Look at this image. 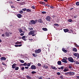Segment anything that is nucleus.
I'll list each match as a JSON object with an SVG mask.
<instances>
[{"label": "nucleus", "mask_w": 79, "mask_h": 79, "mask_svg": "<svg viewBox=\"0 0 79 79\" xmlns=\"http://www.w3.org/2000/svg\"><path fill=\"white\" fill-rule=\"evenodd\" d=\"M30 22H31V24H35L37 23V20H32L30 21Z\"/></svg>", "instance_id": "nucleus-1"}, {"label": "nucleus", "mask_w": 79, "mask_h": 79, "mask_svg": "<svg viewBox=\"0 0 79 79\" xmlns=\"http://www.w3.org/2000/svg\"><path fill=\"white\" fill-rule=\"evenodd\" d=\"M68 59L69 61H70V62H71V63H73V62H74V59H73L71 57H69Z\"/></svg>", "instance_id": "nucleus-2"}, {"label": "nucleus", "mask_w": 79, "mask_h": 79, "mask_svg": "<svg viewBox=\"0 0 79 79\" xmlns=\"http://www.w3.org/2000/svg\"><path fill=\"white\" fill-rule=\"evenodd\" d=\"M46 19L47 21L50 22V19H51V17L50 16H47L46 18Z\"/></svg>", "instance_id": "nucleus-3"}, {"label": "nucleus", "mask_w": 79, "mask_h": 79, "mask_svg": "<svg viewBox=\"0 0 79 79\" xmlns=\"http://www.w3.org/2000/svg\"><path fill=\"white\" fill-rule=\"evenodd\" d=\"M34 32H35V31L34 30L31 31L29 33L28 35H32V34H34Z\"/></svg>", "instance_id": "nucleus-4"}, {"label": "nucleus", "mask_w": 79, "mask_h": 79, "mask_svg": "<svg viewBox=\"0 0 79 79\" xmlns=\"http://www.w3.org/2000/svg\"><path fill=\"white\" fill-rule=\"evenodd\" d=\"M17 16L18 18H21L23 17V15H21L20 14H18L16 15Z\"/></svg>", "instance_id": "nucleus-5"}, {"label": "nucleus", "mask_w": 79, "mask_h": 79, "mask_svg": "<svg viewBox=\"0 0 79 79\" xmlns=\"http://www.w3.org/2000/svg\"><path fill=\"white\" fill-rule=\"evenodd\" d=\"M35 53H40V52H41V49H39L38 50H35Z\"/></svg>", "instance_id": "nucleus-6"}, {"label": "nucleus", "mask_w": 79, "mask_h": 79, "mask_svg": "<svg viewBox=\"0 0 79 79\" xmlns=\"http://www.w3.org/2000/svg\"><path fill=\"white\" fill-rule=\"evenodd\" d=\"M31 69H36V66L35 65H32L31 66Z\"/></svg>", "instance_id": "nucleus-7"}, {"label": "nucleus", "mask_w": 79, "mask_h": 79, "mask_svg": "<svg viewBox=\"0 0 79 79\" xmlns=\"http://www.w3.org/2000/svg\"><path fill=\"white\" fill-rule=\"evenodd\" d=\"M16 64H14L12 65V69H15V68L16 67Z\"/></svg>", "instance_id": "nucleus-8"}, {"label": "nucleus", "mask_w": 79, "mask_h": 79, "mask_svg": "<svg viewBox=\"0 0 79 79\" xmlns=\"http://www.w3.org/2000/svg\"><path fill=\"white\" fill-rule=\"evenodd\" d=\"M62 62L63 63H67V60H66L65 59H63L62 60Z\"/></svg>", "instance_id": "nucleus-9"}, {"label": "nucleus", "mask_w": 79, "mask_h": 79, "mask_svg": "<svg viewBox=\"0 0 79 79\" xmlns=\"http://www.w3.org/2000/svg\"><path fill=\"white\" fill-rule=\"evenodd\" d=\"M51 68L52 69H54V70H57V68H56L55 66H53V65H52Z\"/></svg>", "instance_id": "nucleus-10"}, {"label": "nucleus", "mask_w": 79, "mask_h": 79, "mask_svg": "<svg viewBox=\"0 0 79 79\" xmlns=\"http://www.w3.org/2000/svg\"><path fill=\"white\" fill-rule=\"evenodd\" d=\"M6 57H5L3 56L0 58L1 60H6Z\"/></svg>", "instance_id": "nucleus-11"}, {"label": "nucleus", "mask_w": 79, "mask_h": 79, "mask_svg": "<svg viewBox=\"0 0 79 79\" xmlns=\"http://www.w3.org/2000/svg\"><path fill=\"white\" fill-rule=\"evenodd\" d=\"M73 52H76L77 51V48H73Z\"/></svg>", "instance_id": "nucleus-12"}, {"label": "nucleus", "mask_w": 79, "mask_h": 79, "mask_svg": "<svg viewBox=\"0 0 79 79\" xmlns=\"http://www.w3.org/2000/svg\"><path fill=\"white\" fill-rule=\"evenodd\" d=\"M75 73H74V72H69V75L70 76H73V75H74Z\"/></svg>", "instance_id": "nucleus-13"}, {"label": "nucleus", "mask_w": 79, "mask_h": 79, "mask_svg": "<svg viewBox=\"0 0 79 79\" xmlns=\"http://www.w3.org/2000/svg\"><path fill=\"white\" fill-rule=\"evenodd\" d=\"M5 34L6 35V37H9L10 36V34L8 32H6Z\"/></svg>", "instance_id": "nucleus-14"}, {"label": "nucleus", "mask_w": 79, "mask_h": 79, "mask_svg": "<svg viewBox=\"0 0 79 79\" xmlns=\"http://www.w3.org/2000/svg\"><path fill=\"white\" fill-rule=\"evenodd\" d=\"M63 30L64 32H69V30L68 29H64Z\"/></svg>", "instance_id": "nucleus-15"}, {"label": "nucleus", "mask_w": 79, "mask_h": 79, "mask_svg": "<svg viewBox=\"0 0 79 79\" xmlns=\"http://www.w3.org/2000/svg\"><path fill=\"white\" fill-rule=\"evenodd\" d=\"M38 22L40 23H44V22L42 21V20L41 19H39L38 20Z\"/></svg>", "instance_id": "nucleus-16"}, {"label": "nucleus", "mask_w": 79, "mask_h": 79, "mask_svg": "<svg viewBox=\"0 0 79 79\" xmlns=\"http://www.w3.org/2000/svg\"><path fill=\"white\" fill-rule=\"evenodd\" d=\"M26 37V36H23L21 38V39H23V40L25 41H26V39H25V38Z\"/></svg>", "instance_id": "nucleus-17"}, {"label": "nucleus", "mask_w": 79, "mask_h": 79, "mask_svg": "<svg viewBox=\"0 0 79 79\" xmlns=\"http://www.w3.org/2000/svg\"><path fill=\"white\" fill-rule=\"evenodd\" d=\"M40 3L41 5H45V2H40Z\"/></svg>", "instance_id": "nucleus-18"}, {"label": "nucleus", "mask_w": 79, "mask_h": 79, "mask_svg": "<svg viewBox=\"0 0 79 79\" xmlns=\"http://www.w3.org/2000/svg\"><path fill=\"white\" fill-rule=\"evenodd\" d=\"M57 64L59 65H61V61H58L57 62Z\"/></svg>", "instance_id": "nucleus-19"}, {"label": "nucleus", "mask_w": 79, "mask_h": 79, "mask_svg": "<svg viewBox=\"0 0 79 79\" xmlns=\"http://www.w3.org/2000/svg\"><path fill=\"white\" fill-rule=\"evenodd\" d=\"M43 67L45 69H47L48 68V66L47 65H44L43 66Z\"/></svg>", "instance_id": "nucleus-20"}, {"label": "nucleus", "mask_w": 79, "mask_h": 79, "mask_svg": "<svg viewBox=\"0 0 79 79\" xmlns=\"http://www.w3.org/2000/svg\"><path fill=\"white\" fill-rule=\"evenodd\" d=\"M73 55L75 56H76V57H77V56L78 55V53H75L74 54H73Z\"/></svg>", "instance_id": "nucleus-21"}, {"label": "nucleus", "mask_w": 79, "mask_h": 79, "mask_svg": "<svg viewBox=\"0 0 79 79\" xmlns=\"http://www.w3.org/2000/svg\"><path fill=\"white\" fill-rule=\"evenodd\" d=\"M49 7H50L51 9H54L55 8V7L53 6L52 5H50Z\"/></svg>", "instance_id": "nucleus-22"}, {"label": "nucleus", "mask_w": 79, "mask_h": 79, "mask_svg": "<svg viewBox=\"0 0 79 79\" xmlns=\"http://www.w3.org/2000/svg\"><path fill=\"white\" fill-rule=\"evenodd\" d=\"M42 29L44 31H48V30L46 28H42Z\"/></svg>", "instance_id": "nucleus-23"}, {"label": "nucleus", "mask_w": 79, "mask_h": 79, "mask_svg": "<svg viewBox=\"0 0 79 79\" xmlns=\"http://www.w3.org/2000/svg\"><path fill=\"white\" fill-rule=\"evenodd\" d=\"M62 50L64 53H67V50H66V49H62Z\"/></svg>", "instance_id": "nucleus-24"}, {"label": "nucleus", "mask_w": 79, "mask_h": 79, "mask_svg": "<svg viewBox=\"0 0 79 79\" xmlns=\"http://www.w3.org/2000/svg\"><path fill=\"white\" fill-rule=\"evenodd\" d=\"M22 44V42H19V41H17L16 43L15 44Z\"/></svg>", "instance_id": "nucleus-25"}, {"label": "nucleus", "mask_w": 79, "mask_h": 79, "mask_svg": "<svg viewBox=\"0 0 79 79\" xmlns=\"http://www.w3.org/2000/svg\"><path fill=\"white\" fill-rule=\"evenodd\" d=\"M68 21L69 23H71L73 21V20L71 19H69L68 20Z\"/></svg>", "instance_id": "nucleus-26"}, {"label": "nucleus", "mask_w": 79, "mask_h": 79, "mask_svg": "<svg viewBox=\"0 0 79 79\" xmlns=\"http://www.w3.org/2000/svg\"><path fill=\"white\" fill-rule=\"evenodd\" d=\"M26 11L27 12H31V10L29 9H27L26 10Z\"/></svg>", "instance_id": "nucleus-27"}, {"label": "nucleus", "mask_w": 79, "mask_h": 79, "mask_svg": "<svg viewBox=\"0 0 79 79\" xmlns=\"http://www.w3.org/2000/svg\"><path fill=\"white\" fill-rule=\"evenodd\" d=\"M31 62H30V63H28L27 64V66L29 67L30 66H31Z\"/></svg>", "instance_id": "nucleus-28"}, {"label": "nucleus", "mask_w": 79, "mask_h": 79, "mask_svg": "<svg viewBox=\"0 0 79 79\" xmlns=\"http://www.w3.org/2000/svg\"><path fill=\"white\" fill-rule=\"evenodd\" d=\"M31 8H32L33 10H35V6H32L31 7Z\"/></svg>", "instance_id": "nucleus-29"}, {"label": "nucleus", "mask_w": 79, "mask_h": 79, "mask_svg": "<svg viewBox=\"0 0 79 79\" xmlns=\"http://www.w3.org/2000/svg\"><path fill=\"white\" fill-rule=\"evenodd\" d=\"M54 25L55 26H57V27H58V26H59V25L58 24V23H55L54 24Z\"/></svg>", "instance_id": "nucleus-30"}, {"label": "nucleus", "mask_w": 79, "mask_h": 79, "mask_svg": "<svg viewBox=\"0 0 79 79\" xmlns=\"http://www.w3.org/2000/svg\"><path fill=\"white\" fill-rule=\"evenodd\" d=\"M32 55L34 56V57H36V56H37V55L35 54H34V53H33L32 54Z\"/></svg>", "instance_id": "nucleus-31"}, {"label": "nucleus", "mask_w": 79, "mask_h": 79, "mask_svg": "<svg viewBox=\"0 0 79 79\" xmlns=\"http://www.w3.org/2000/svg\"><path fill=\"white\" fill-rule=\"evenodd\" d=\"M24 69H25V68H24V67H22V68L21 69V70H22L23 71H24Z\"/></svg>", "instance_id": "nucleus-32"}, {"label": "nucleus", "mask_w": 79, "mask_h": 79, "mask_svg": "<svg viewBox=\"0 0 79 79\" xmlns=\"http://www.w3.org/2000/svg\"><path fill=\"white\" fill-rule=\"evenodd\" d=\"M76 5L77 6H79V2H78L76 3Z\"/></svg>", "instance_id": "nucleus-33"}, {"label": "nucleus", "mask_w": 79, "mask_h": 79, "mask_svg": "<svg viewBox=\"0 0 79 79\" xmlns=\"http://www.w3.org/2000/svg\"><path fill=\"white\" fill-rule=\"evenodd\" d=\"M68 71V70L66 69H65L63 70L64 72H66V71Z\"/></svg>", "instance_id": "nucleus-34"}, {"label": "nucleus", "mask_w": 79, "mask_h": 79, "mask_svg": "<svg viewBox=\"0 0 79 79\" xmlns=\"http://www.w3.org/2000/svg\"><path fill=\"white\" fill-rule=\"evenodd\" d=\"M31 73L32 74H36V72L33 71L31 72Z\"/></svg>", "instance_id": "nucleus-35"}, {"label": "nucleus", "mask_w": 79, "mask_h": 79, "mask_svg": "<svg viewBox=\"0 0 79 79\" xmlns=\"http://www.w3.org/2000/svg\"><path fill=\"white\" fill-rule=\"evenodd\" d=\"M15 68V70H18V69H19V67H16V68Z\"/></svg>", "instance_id": "nucleus-36"}, {"label": "nucleus", "mask_w": 79, "mask_h": 79, "mask_svg": "<svg viewBox=\"0 0 79 79\" xmlns=\"http://www.w3.org/2000/svg\"><path fill=\"white\" fill-rule=\"evenodd\" d=\"M20 62L21 63H24V61L23 60H20Z\"/></svg>", "instance_id": "nucleus-37"}, {"label": "nucleus", "mask_w": 79, "mask_h": 79, "mask_svg": "<svg viewBox=\"0 0 79 79\" xmlns=\"http://www.w3.org/2000/svg\"><path fill=\"white\" fill-rule=\"evenodd\" d=\"M74 64H79V62L77 61H76V63H74Z\"/></svg>", "instance_id": "nucleus-38"}, {"label": "nucleus", "mask_w": 79, "mask_h": 79, "mask_svg": "<svg viewBox=\"0 0 79 79\" xmlns=\"http://www.w3.org/2000/svg\"><path fill=\"white\" fill-rule=\"evenodd\" d=\"M19 13H20V14H23V11L21 10L19 11Z\"/></svg>", "instance_id": "nucleus-39"}, {"label": "nucleus", "mask_w": 79, "mask_h": 79, "mask_svg": "<svg viewBox=\"0 0 79 79\" xmlns=\"http://www.w3.org/2000/svg\"><path fill=\"white\" fill-rule=\"evenodd\" d=\"M27 9H26V8H25L24 9H22V11H26V10Z\"/></svg>", "instance_id": "nucleus-40"}, {"label": "nucleus", "mask_w": 79, "mask_h": 79, "mask_svg": "<svg viewBox=\"0 0 79 79\" xmlns=\"http://www.w3.org/2000/svg\"><path fill=\"white\" fill-rule=\"evenodd\" d=\"M42 14H47V12L46 11H42Z\"/></svg>", "instance_id": "nucleus-41"}, {"label": "nucleus", "mask_w": 79, "mask_h": 79, "mask_svg": "<svg viewBox=\"0 0 79 79\" xmlns=\"http://www.w3.org/2000/svg\"><path fill=\"white\" fill-rule=\"evenodd\" d=\"M44 6H46L47 7H50V5H48V4H46Z\"/></svg>", "instance_id": "nucleus-42"}, {"label": "nucleus", "mask_w": 79, "mask_h": 79, "mask_svg": "<svg viewBox=\"0 0 79 79\" xmlns=\"http://www.w3.org/2000/svg\"><path fill=\"white\" fill-rule=\"evenodd\" d=\"M64 74L65 75H68V74H69V72L65 73Z\"/></svg>", "instance_id": "nucleus-43"}, {"label": "nucleus", "mask_w": 79, "mask_h": 79, "mask_svg": "<svg viewBox=\"0 0 79 79\" xmlns=\"http://www.w3.org/2000/svg\"><path fill=\"white\" fill-rule=\"evenodd\" d=\"M24 4H25V2H23V3L21 2V3H20L21 5H24Z\"/></svg>", "instance_id": "nucleus-44"}, {"label": "nucleus", "mask_w": 79, "mask_h": 79, "mask_svg": "<svg viewBox=\"0 0 79 79\" xmlns=\"http://www.w3.org/2000/svg\"><path fill=\"white\" fill-rule=\"evenodd\" d=\"M70 31H71V32H69V33H73V30H72V29H70Z\"/></svg>", "instance_id": "nucleus-45"}, {"label": "nucleus", "mask_w": 79, "mask_h": 79, "mask_svg": "<svg viewBox=\"0 0 79 79\" xmlns=\"http://www.w3.org/2000/svg\"><path fill=\"white\" fill-rule=\"evenodd\" d=\"M44 2H46L47 3H48V0H44Z\"/></svg>", "instance_id": "nucleus-46"}, {"label": "nucleus", "mask_w": 79, "mask_h": 79, "mask_svg": "<svg viewBox=\"0 0 79 79\" xmlns=\"http://www.w3.org/2000/svg\"><path fill=\"white\" fill-rule=\"evenodd\" d=\"M38 66H42V65L41 64L39 63L38 64Z\"/></svg>", "instance_id": "nucleus-47"}, {"label": "nucleus", "mask_w": 79, "mask_h": 79, "mask_svg": "<svg viewBox=\"0 0 79 79\" xmlns=\"http://www.w3.org/2000/svg\"><path fill=\"white\" fill-rule=\"evenodd\" d=\"M19 32H20V33H21V32H23V30L21 29L19 31Z\"/></svg>", "instance_id": "nucleus-48"}, {"label": "nucleus", "mask_w": 79, "mask_h": 79, "mask_svg": "<svg viewBox=\"0 0 79 79\" xmlns=\"http://www.w3.org/2000/svg\"><path fill=\"white\" fill-rule=\"evenodd\" d=\"M9 3H10V4H13V2H12V1H9Z\"/></svg>", "instance_id": "nucleus-49"}, {"label": "nucleus", "mask_w": 79, "mask_h": 79, "mask_svg": "<svg viewBox=\"0 0 79 79\" xmlns=\"http://www.w3.org/2000/svg\"><path fill=\"white\" fill-rule=\"evenodd\" d=\"M69 69H71V68H72V66L71 65H69Z\"/></svg>", "instance_id": "nucleus-50"}, {"label": "nucleus", "mask_w": 79, "mask_h": 79, "mask_svg": "<svg viewBox=\"0 0 79 79\" xmlns=\"http://www.w3.org/2000/svg\"><path fill=\"white\" fill-rule=\"evenodd\" d=\"M64 68V66H62L60 67V69H62L63 70V68Z\"/></svg>", "instance_id": "nucleus-51"}, {"label": "nucleus", "mask_w": 79, "mask_h": 79, "mask_svg": "<svg viewBox=\"0 0 79 79\" xmlns=\"http://www.w3.org/2000/svg\"><path fill=\"white\" fill-rule=\"evenodd\" d=\"M24 66H27V63L26 62H25L24 64Z\"/></svg>", "instance_id": "nucleus-52"}, {"label": "nucleus", "mask_w": 79, "mask_h": 79, "mask_svg": "<svg viewBox=\"0 0 79 79\" xmlns=\"http://www.w3.org/2000/svg\"><path fill=\"white\" fill-rule=\"evenodd\" d=\"M24 35V33H21L20 34L21 36H23V35Z\"/></svg>", "instance_id": "nucleus-53"}, {"label": "nucleus", "mask_w": 79, "mask_h": 79, "mask_svg": "<svg viewBox=\"0 0 79 79\" xmlns=\"http://www.w3.org/2000/svg\"><path fill=\"white\" fill-rule=\"evenodd\" d=\"M57 74L59 76H60V72H58L57 73Z\"/></svg>", "instance_id": "nucleus-54"}, {"label": "nucleus", "mask_w": 79, "mask_h": 79, "mask_svg": "<svg viewBox=\"0 0 79 79\" xmlns=\"http://www.w3.org/2000/svg\"><path fill=\"white\" fill-rule=\"evenodd\" d=\"M11 8H15V6H11Z\"/></svg>", "instance_id": "nucleus-55"}, {"label": "nucleus", "mask_w": 79, "mask_h": 79, "mask_svg": "<svg viewBox=\"0 0 79 79\" xmlns=\"http://www.w3.org/2000/svg\"><path fill=\"white\" fill-rule=\"evenodd\" d=\"M26 29V27H24L23 29H24V31H27V30Z\"/></svg>", "instance_id": "nucleus-56"}, {"label": "nucleus", "mask_w": 79, "mask_h": 79, "mask_svg": "<svg viewBox=\"0 0 79 79\" xmlns=\"http://www.w3.org/2000/svg\"><path fill=\"white\" fill-rule=\"evenodd\" d=\"M52 18H56V15H53L52 16Z\"/></svg>", "instance_id": "nucleus-57"}, {"label": "nucleus", "mask_w": 79, "mask_h": 79, "mask_svg": "<svg viewBox=\"0 0 79 79\" xmlns=\"http://www.w3.org/2000/svg\"><path fill=\"white\" fill-rule=\"evenodd\" d=\"M75 46L76 47H79V46L77 44H76Z\"/></svg>", "instance_id": "nucleus-58"}, {"label": "nucleus", "mask_w": 79, "mask_h": 79, "mask_svg": "<svg viewBox=\"0 0 79 79\" xmlns=\"http://www.w3.org/2000/svg\"><path fill=\"white\" fill-rule=\"evenodd\" d=\"M25 69H28L29 67H25Z\"/></svg>", "instance_id": "nucleus-59"}, {"label": "nucleus", "mask_w": 79, "mask_h": 79, "mask_svg": "<svg viewBox=\"0 0 79 79\" xmlns=\"http://www.w3.org/2000/svg\"><path fill=\"white\" fill-rule=\"evenodd\" d=\"M77 17V15H76V16H74V18H76Z\"/></svg>", "instance_id": "nucleus-60"}, {"label": "nucleus", "mask_w": 79, "mask_h": 79, "mask_svg": "<svg viewBox=\"0 0 79 79\" xmlns=\"http://www.w3.org/2000/svg\"><path fill=\"white\" fill-rule=\"evenodd\" d=\"M2 64H3V65H6V64H5V63H4V62H3L2 63Z\"/></svg>", "instance_id": "nucleus-61"}, {"label": "nucleus", "mask_w": 79, "mask_h": 79, "mask_svg": "<svg viewBox=\"0 0 79 79\" xmlns=\"http://www.w3.org/2000/svg\"><path fill=\"white\" fill-rule=\"evenodd\" d=\"M15 47H19L18 45H15Z\"/></svg>", "instance_id": "nucleus-62"}, {"label": "nucleus", "mask_w": 79, "mask_h": 79, "mask_svg": "<svg viewBox=\"0 0 79 79\" xmlns=\"http://www.w3.org/2000/svg\"><path fill=\"white\" fill-rule=\"evenodd\" d=\"M22 46V44H19V45H18V47H21Z\"/></svg>", "instance_id": "nucleus-63"}, {"label": "nucleus", "mask_w": 79, "mask_h": 79, "mask_svg": "<svg viewBox=\"0 0 79 79\" xmlns=\"http://www.w3.org/2000/svg\"><path fill=\"white\" fill-rule=\"evenodd\" d=\"M39 79H42V77H40L39 78Z\"/></svg>", "instance_id": "nucleus-64"}]
</instances>
